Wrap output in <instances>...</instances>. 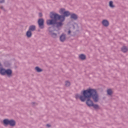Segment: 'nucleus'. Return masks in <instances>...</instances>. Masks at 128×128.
<instances>
[{
    "instance_id": "nucleus-22",
    "label": "nucleus",
    "mask_w": 128,
    "mask_h": 128,
    "mask_svg": "<svg viewBox=\"0 0 128 128\" xmlns=\"http://www.w3.org/2000/svg\"><path fill=\"white\" fill-rule=\"evenodd\" d=\"M72 34V31H70V30H69L68 31V34Z\"/></svg>"
},
{
    "instance_id": "nucleus-18",
    "label": "nucleus",
    "mask_w": 128,
    "mask_h": 128,
    "mask_svg": "<svg viewBox=\"0 0 128 128\" xmlns=\"http://www.w3.org/2000/svg\"><path fill=\"white\" fill-rule=\"evenodd\" d=\"M38 16L40 18H42V13L40 12L38 14Z\"/></svg>"
},
{
    "instance_id": "nucleus-12",
    "label": "nucleus",
    "mask_w": 128,
    "mask_h": 128,
    "mask_svg": "<svg viewBox=\"0 0 128 128\" xmlns=\"http://www.w3.org/2000/svg\"><path fill=\"white\" fill-rule=\"evenodd\" d=\"M121 50L122 52L126 53L127 52L128 49L126 46H123L121 48Z\"/></svg>"
},
{
    "instance_id": "nucleus-10",
    "label": "nucleus",
    "mask_w": 128,
    "mask_h": 128,
    "mask_svg": "<svg viewBox=\"0 0 128 128\" xmlns=\"http://www.w3.org/2000/svg\"><path fill=\"white\" fill-rule=\"evenodd\" d=\"M79 58H80L81 60H86V56L84 54H80L79 56Z\"/></svg>"
},
{
    "instance_id": "nucleus-4",
    "label": "nucleus",
    "mask_w": 128,
    "mask_h": 128,
    "mask_svg": "<svg viewBox=\"0 0 128 128\" xmlns=\"http://www.w3.org/2000/svg\"><path fill=\"white\" fill-rule=\"evenodd\" d=\"M2 124L4 126H10L14 128V126H16V120L13 119L10 120L8 118H5L3 120Z\"/></svg>"
},
{
    "instance_id": "nucleus-16",
    "label": "nucleus",
    "mask_w": 128,
    "mask_h": 128,
    "mask_svg": "<svg viewBox=\"0 0 128 128\" xmlns=\"http://www.w3.org/2000/svg\"><path fill=\"white\" fill-rule=\"evenodd\" d=\"M4 65L6 68H10V63L8 62H5Z\"/></svg>"
},
{
    "instance_id": "nucleus-20",
    "label": "nucleus",
    "mask_w": 128,
    "mask_h": 128,
    "mask_svg": "<svg viewBox=\"0 0 128 128\" xmlns=\"http://www.w3.org/2000/svg\"><path fill=\"white\" fill-rule=\"evenodd\" d=\"M4 3V0H0V4Z\"/></svg>"
},
{
    "instance_id": "nucleus-9",
    "label": "nucleus",
    "mask_w": 128,
    "mask_h": 128,
    "mask_svg": "<svg viewBox=\"0 0 128 128\" xmlns=\"http://www.w3.org/2000/svg\"><path fill=\"white\" fill-rule=\"evenodd\" d=\"M32 31H30V30H28L26 32V36L28 38H32Z\"/></svg>"
},
{
    "instance_id": "nucleus-24",
    "label": "nucleus",
    "mask_w": 128,
    "mask_h": 128,
    "mask_svg": "<svg viewBox=\"0 0 128 128\" xmlns=\"http://www.w3.org/2000/svg\"><path fill=\"white\" fill-rule=\"evenodd\" d=\"M32 104H33V105H34V104H36V102H32Z\"/></svg>"
},
{
    "instance_id": "nucleus-7",
    "label": "nucleus",
    "mask_w": 128,
    "mask_h": 128,
    "mask_svg": "<svg viewBox=\"0 0 128 128\" xmlns=\"http://www.w3.org/2000/svg\"><path fill=\"white\" fill-rule=\"evenodd\" d=\"M102 24H103L104 26H106V28H108V26H110V22H108V20H104L102 21Z\"/></svg>"
},
{
    "instance_id": "nucleus-23",
    "label": "nucleus",
    "mask_w": 128,
    "mask_h": 128,
    "mask_svg": "<svg viewBox=\"0 0 128 128\" xmlns=\"http://www.w3.org/2000/svg\"><path fill=\"white\" fill-rule=\"evenodd\" d=\"M46 126H48V128H50V124H46Z\"/></svg>"
},
{
    "instance_id": "nucleus-15",
    "label": "nucleus",
    "mask_w": 128,
    "mask_h": 128,
    "mask_svg": "<svg viewBox=\"0 0 128 128\" xmlns=\"http://www.w3.org/2000/svg\"><path fill=\"white\" fill-rule=\"evenodd\" d=\"M109 6L112 8H114L115 7L114 5V2L112 0L109 2Z\"/></svg>"
},
{
    "instance_id": "nucleus-1",
    "label": "nucleus",
    "mask_w": 128,
    "mask_h": 128,
    "mask_svg": "<svg viewBox=\"0 0 128 128\" xmlns=\"http://www.w3.org/2000/svg\"><path fill=\"white\" fill-rule=\"evenodd\" d=\"M80 94H76L75 96V98L76 100H80V102H84L88 108H94V110H100V106L98 104H94V102H98L100 98L98 96V91L96 90L88 88L86 90H82L80 92ZM92 98L94 100H92Z\"/></svg>"
},
{
    "instance_id": "nucleus-21",
    "label": "nucleus",
    "mask_w": 128,
    "mask_h": 128,
    "mask_svg": "<svg viewBox=\"0 0 128 128\" xmlns=\"http://www.w3.org/2000/svg\"><path fill=\"white\" fill-rule=\"evenodd\" d=\"M0 8L1 10H4V6H1Z\"/></svg>"
},
{
    "instance_id": "nucleus-17",
    "label": "nucleus",
    "mask_w": 128,
    "mask_h": 128,
    "mask_svg": "<svg viewBox=\"0 0 128 128\" xmlns=\"http://www.w3.org/2000/svg\"><path fill=\"white\" fill-rule=\"evenodd\" d=\"M66 86H70V81H66Z\"/></svg>"
},
{
    "instance_id": "nucleus-2",
    "label": "nucleus",
    "mask_w": 128,
    "mask_h": 128,
    "mask_svg": "<svg viewBox=\"0 0 128 128\" xmlns=\"http://www.w3.org/2000/svg\"><path fill=\"white\" fill-rule=\"evenodd\" d=\"M50 19L48 20L46 22L47 26H51L48 27V30L52 38H56L58 34L54 32H56V30H60V28L64 26V17L58 15V14H53L52 12H50Z\"/></svg>"
},
{
    "instance_id": "nucleus-11",
    "label": "nucleus",
    "mask_w": 128,
    "mask_h": 128,
    "mask_svg": "<svg viewBox=\"0 0 128 128\" xmlns=\"http://www.w3.org/2000/svg\"><path fill=\"white\" fill-rule=\"evenodd\" d=\"M36 26L31 25L29 26L28 30H30V32H34V30H36Z\"/></svg>"
},
{
    "instance_id": "nucleus-13",
    "label": "nucleus",
    "mask_w": 128,
    "mask_h": 128,
    "mask_svg": "<svg viewBox=\"0 0 128 128\" xmlns=\"http://www.w3.org/2000/svg\"><path fill=\"white\" fill-rule=\"evenodd\" d=\"M112 89H108L107 90V94L108 96H112Z\"/></svg>"
},
{
    "instance_id": "nucleus-19",
    "label": "nucleus",
    "mask_w": 128,
    "mask_h": 128,
    "mask_svg": "<svg viewBox=\"0 0 128 128\" xmlns=\"http://www.w3.org/2000/svg\"><path fill=\"white\" fill-rule=\"evenodd\" d=\"M4 68L2 66V64L0 62V72L2 70V68Z\"/></svg>"
},
{
    "instance_id": "nucleus-6",
    "label": "nucleus",
    "mask_w": 128,
    "mask_h": 128,
    "mask_svg": "<svg viewBox=\"0 0 128 128\" xmlns=\"http://www.w3.org/2000/svg\"><path fill=\"white\" fill-rule=\"evenodd\" d=\"M38 26L42 30L44 28V20L42 18H40L38 20Z\"/></svg>"
},
{
    "instance_id": "nucleus-14",
    "label": "nucleus",
    "mask_w": 128,
    "mask_h": 128,
    "mask_svg": "<svg viewBox=\"0 0 128 128\" xmlns=\"http://www.w3.org/2000/svg\"><path fill=\"white\" fill-rule=\"evenodd\" d=\"M35 70L37 72H42L43 71L42 69L40 68L38 66H36L35 68Z\"/></svg>"
},
{
    "instance_id": "nucleus-3",
    "label": "nucleus",
    "mask_w": 128,
    "mask_h": 128,
    "mask_svg": "<svg viewBox=\"0 0 128 128\" xmlns=\"http://www.w3.org/2000/svg\"><path fill=\"white\" fill-rule=\"evenodd\" d=\"M52 14H58V16H64V22L66 20V18H68L70 16V18L71 20H76L78 18V16L76 14L74 13L70 14V12L68 10H66V9L64 8H60L59 10V13L60 14H59L58 13H56L54 12H51Z\"/></svg>"
},
{
    "instance_id": "nucleus-5",
    "label": "nucleus",
    "mask_w": 128,
    "mask_h": 128,
    "mask_svg": "<svg viewBox=\"0 0 128 128\" xmlns=\"http://www.w3.org/2000/svg\"><path fill=\"white\" fill-rule=\"evenodd\" d=\"M0 74L1 76H6L8 78H12V70L10 68H2L0 72Z\"/></svg>"
},
{
    "instance_id": "nucleus-8",
    "label": "nucleus",
    "mask_w": 128,
    "mask_h": 128,
    "mask_svg": "<svg viewBox=\"0 0 128 128\" xmlns=\"http://www.w3.org/2000/svg\"><path fill=\"white\" fill-rule=\"evenodd\" d=\"M66 38V34H62L60 35V42H64Z\"/></svg>"
}]
</instances>
